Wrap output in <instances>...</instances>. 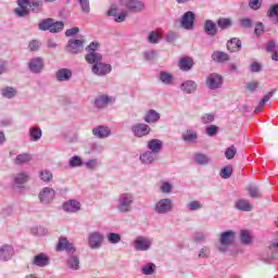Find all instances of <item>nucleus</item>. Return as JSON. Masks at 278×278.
<instances>
[{
	"mask_svg": "<svg viewBox=\"0 0 278 278\" xmlns=\"http://www.w3.org/2000/svg\"><path fill=\"white\" fill-rule=\"evenodd\" d=\"M134 193L131 192H124L121 193L117 198L116 204H115V210L119 214H129L131 210H134Z\"/></svg>",
	"mask_w": 278,
	"mask_h": 278,
	"instance_id": "obj_1",
	"label": "nucleus"
},
{
	"mask_svg": "<svg viewBox=\"0 0 278 278\" xmlns=\"http://www.w3.org/2000/svg\"><path fill=\"white\" fill-rule=\"evenodd\" d=\"M99 47H101L99 41H92L86 48L87 54L85 55V60L88 64H99L103 60V55L99 53Z\"/></svg>",
	"mask_w": 278,
	"mask_h": 278,
	"instance_id": "obj_2",
	"label": "nucleus"
},
{
	"mask_svg": "<svg viewBox=\"0 0 278 278\" xmlns=\"http://www.w3.org/2000/svg\"><path fill=\"white\" fill-rule=\"evenodd\" d=\"M236 242V232L233 230L224 231L220 233L218 251L225 253L229 251L231 244Z\"/></svg>",
	"mask_w": 278,
	"mask_h": 278,
	"instance_id": "obj_3",
	"label": "nucleus"
},
{
	"mask_svg": "<svg viewBox=\"0 0 278 278\" xmlns=\"http://www.w3.org/2000/svg\"><path fill=\"white\" fill-rule=\"evenodd\" d=\"M132 247L135 251H141V252L151 251L153 247V238L147 237V236H138L134 240Z\"/></svg>",
	"mask_w": 278,
	"mask_h": 278,
	"instance_id": "obj_4",
	"label": "nucleus"
},
{
	"mask_svg": "<svg viewBox=\"0 0 278 278\" xmlns=\"http://www.w3.org/2000/svg\"><path fill=\"white\" fill-rule=\"evenodd\" d=\"M104 239H105V237L100 231L89 232V235L87 237V242H88L89 249H91L92 251H97V250L101 249L103 247Z\"/></svg>",
	"mask_w": 278,
	"mask_h": 278,
	"instance_id": "obj_5",
	"label": "nucleus"
},
{
	"mask_svg": "<svg viewBox=\"0 0 278 278\" xmlns=\"http://www.w3.org/2000/svg\"><path fill=\"white\" fill-rule=\"evenodd\" d=\"M173 200L163 198L154 204V212L155 214L165 216L166 214H170V212H173Z\"/></svg>",
	"mask_w": 278,
	"mask_h": 278,
	"instance_id": "obj_6",
	"label": "nucleus"
},
{
	"mask_svg": "<svg viewBox=\"0 0 278 278\" xmlns=\"http://www.w3.org/2000/svg\"><path fill=\"white\" fill-rule=\"evenodd\" d=\"M119 4L123 8H126L128 12H132L138 14V12H142L144 10V2L141 0H119Z\"/></svg>",
	"mask_w": 278,
	"mask_h": 278,
	"instance_id": "obj_7",
	"label": "nucleus"
},
{
	"mask_svg": "<svg viewBox=\"0 0 278 278\" xmlns=\"http://www.w3.org/2000/svg\"><path fill=\"white\" fill-rule=\"evenodd\" d=\"M38 199L43 205H51L55 200V191L51 187H45L39 191Z\"/></svg>",
	"mask_w": 278,
	"mask_h": 278,
	"instance_id": "obj_8",
	"label": "nucleus"
},
{
	"mask_svg": "<svg viewBox=\"0 0 278 278\" xmlns=\"http://www.w3.org/2000/svg\"><path fill=\"white\" fill-rule=\"evenodd\" d=\"M131 132L135 138H147L151 134V126L146 123H136L131 126Z\"/></svg>",
	"mask_w": 278,
	"mask_h": 278,
	"instance_id": "obj_9",
	"label": "nucleus"
},
{
	"mask_svg": "<svg viewBox=\"0 0 278 278\" xmlns=\"http://www.w3.org/2000/svg\"><path fill=\"white\" fill-rule=\"evenodd\" d=\"M28 71L38 75L41 71H45V59L41 56H34L28 61Z\"/></svg>",
	"mask_w": 278,
	"mask_h": 278,
	"instance_id": "obj_10",
	"label": "nucleus"
},
{
	"mask_svg": "<svg viewBox=\"0 0 278 278\" xmlns=\"http://www.w3.org/2000/svg\"><path fill=\"white\" fill-rule=\"evenodd\" d=\"M91 72L93 75H98V77H105V75H110V73H112V65L100 61L92 65Z\"/></svg>",
	"mask_w": 278,
	"mask_h": 278,
	"instance_id": "obj_11",
	"label": "nucleus"
},
{
	"mask_svg": "<svg viewBox=\"0 0 278 278\" xmlns=\"http://www.w3.org/2000/svg\"><path fill=\"white\" fill-rule=\"evenodd\" d=\"M181 139L186 144H198L199 143V132L192 128L187 129L182 132Z\"/></svg>",
	"mask_w": 278,
	"mask_h": 278,
	"instance_id": "obj_12",
	"label": "nucleus"
},
{
	"mask_svg": "<svg viewBox=\"0 0 278 278\" xmlns=\"http://www.w3.org/2000/svg\"><path fill=\"white\" fill-rule=\"evenodd\" d=\"M206 86L210 90H217L223 86V76L218 74H211L206 78Z\"/></svg>",
	"mask_w": 278,
	"mask_h": 278,
	"instance_id": "obj_13",
	"label": "nucleus"
},
{
	"mask_svg": "<svg viewBox=\"0 0 278 278\" xmlns=\"http://www.w3.org/2000/svg\"><path fill=\"white\" fill-rule=\"evenodd\" d=\"M180 25L187 30L194 29V13L191 11L186 12L180 20Z\"/></svg>",
	"mask_w": 278,
	"mask_h": 278,
	"instance_id": "obj_14",
	"label": "nucleus"
},
{
	"mask_svg": "<svg viewBox=\"0 0 278 278\" xmlns=\"http://www.w3.org/2000/svg\"><path fill=\"white\" fill-rule=\"evenodd\" d=\"M27 181H29V173L27 172H20L13 177V185L15 188H25Z\"/></svg>",
	"mask_w": 278,
	"mask_h": 278,
	"instance_id": "obj_15",
	"label": "nucleus"
},
{
	"mask_svg": "<svg viewBox=\"0 0 278 278\" xmlns=\"http://www.w3.org/2000/svg\"><path fill=\"white\" fill-rule=\"evenodd\" d=\"M68 53L77 54L84 51V40L71 39L67 45Z\"/></svg>",
	"mask_w": 278,
	"mask_h": 278,
	"instance_id": "obj_16",
	"label": "nucleus"
},
{
	"mask_svg": "<svg viewBox=\"0 0 278 278\" xmlns=\"http://www.w3.org/2000/svg\"><path fill=\"white\" fill-rule=\"evenodd\" d=\"M81 210V203L77 200H68L63 203V211L68 214H77Z\"/></svg>",
	"mask_w": 278,
	"mask_h": 278,
	"instance_id": "obj_17",
	"label": "nucleus"
},
{
	"mask_svg": "<svg viewBox=\"0 0 278 278\" xmlns=\"http://www.w3.org/2000/svg\"><path fill=\"white\" fill-rule=\"evenodd\" d=\"M56 251H66V253H75V244L71 243L68 239L62 237L59 239Z\"/></svg>",
	"mask_w": 278,
	"mask_h": 278,
	"instance_id": "obj_18",
	"label": "nucleus"
},
{
	"mask_svg": "<svg viewBox=\"0 0 278 278\" xmlns=\"http://www.w3.org/2000/svg\"><path fill=\"white\" fill-rule=\"evenodd\" d=\"M14 255V248L9 244L0 247V262H10Z\"/></svg>",
	"mask_w": 278,
	"mask_h": 278,
	"instance_id": "obj_19",
	"label": "nucleus"
},
{
	"mask_svg": "<svg viewBox=\"0 0 278 278\" xmlns=\"http://www.w3.org/2000/svg\"><path fill=\"white\" fill-rule=\"evenodd\" d=\"M114 101H116V99L114 97L100 96L96 99L94 105H96V108L101 110L103 108H108V105H112V103H114Z\"/></svg>",
	"mask_w": 278,
	"mask_h": 278,
	"instance_id": "obj_20",
	"label": "nucleus"
},
{
	"mask_svg": "<svg viewBox=\"0 0 278 278\" xmlns=\"http://www.w3.org/2000/svg\"><path fill=\"white\" fill-rule=\"evenodd\" d=\"M197 88H199V85L194 80H186L180 85V90L185 94H194Z\"/></svg>",
	"mask_w": 278,
	"mask_h": 278,
	"instance_id": "obj_21",
	"label": "nucleus"
},
{
	"mask_svg": "<svg viewBox=\"0 0 278 278\" xmlns=\"http://www.w3.org/2000/svg\"><path fill=\"white\" fill-rule=\"evenodd\" d=\"M17 5L24 10H33V12H38V8H40V2L36 0H18Z\"/></svg>",
	"mask_w": 278,
	"mask_h": 278,
	"instance_id": "obj_22",
	"label": "nucleus"
},
{
	"mask_svg": "<svg viewBox=\"0 0 278 278\" xmlns=\"http://www.w3.org/2000/svg\"><path fill=\"white\" fill-rule=\"evenodd\" d=\"M160 118H161L160 113L153 109L147 111L143 116V121H144V123H148V125H153V124L157 123L160 121Z\"/></svg>",
	"mask_w": 278,
	"mask_h": 278,
	"instance_id": "obj_23",
	"label": "nucleus"
},
{
	"mask_svg": "<svg viewBox=\"0 0 278 278\" xmlns=\"http://www.w3.org/2000/svg\"><path fill=\"white\" fill-rule=\"evenodd\" d=\"M33 264L39 268H45V266H49V264H51V260L49 256H47V254L40 253L34 257Z\"/></svg>",
	"mask_w": 278,
	"mask_h": 278,
	"instance_id": "obj_24",
	"label": "nucleus"
},
{
	"mask_svg": "<svg viewBox=\"0 0 278 278\" xmlns=\"http://www.w3.org/2000/svg\"><path fill=\"white\" fill-rule=\"evenodd\" d=\"M206 36H216L218 34V26L212 20H206L203 25Z\"/></svg>",
	"mask_w": 278,
	"mask_h": 278,
	"instance_id": "obj_25",
	"label": "nucleus"
},
{
	"mask_svg": "<svg viewBox=\"0 0 278 278\" xmlns=\"http://www.w3.org/2000/svg\"><path fill=\"white\" fill-rule=\"evenodd\" d=\"M159 81L164 86H173L175 84V76L166 71H162L159 74Z\"/></svg>",
	"mask_w": 278,
	"mask_h": 278,
	"instance_id": "obj_26",
	"label": "nucleus"
},
{
	"mask_svg": "<svg viewBox=\"0 0 278 278\" xmlns=\"http://www.w3.org/2000/svg\"><path fill=\"white\" fill-rule=\"evenodd\" d=\"M92 134L93 136H96V138H110V134H112V130H110V127L108 126H98L96 128L92 129Z\"/></svg>",
	"mask_w": 278,
	"mask_h": 278,
	"instance_id": "obj_27",
	"label": "nucleus"
},
{
	"mask_svg": "<svg viewBox=\"0 0 278 278\" xmlns=\"http://www.w3.org/2000/svg\"><path fill=\"white\" fill-rule=\"evenodd\" d=\"M139 160L141 164H147V165L153 164V162L157 160V154L151 151H146L140 154Z\"/></svg>",
	"mask_w": 278,
	"mask_h": 278,
	"instance_id": "obj_28",
	"label": "nucleus"
},
{
	"mask_svg": "<svg viewBox=\"0 0 278 278\" xmlns=\"http://www.w3.org/2000/svg\"><path fill=\"white\" fill-rule=\"evenodd\" d=\"M73 77V72L68 68H61L55 73L58 81H68Z\"/></svg>",
	"mask_w": 278,
	"mask_h": 278,
	"instance_id": "obj_29",
	"label": "nucleus"
},
{
	"mask_svg": "<svg viewBox=\"0 0 278 278\" xmlns=\"http://www.w3.org/2000/svg\"><path fill=\"white\" fill-rule=\"evenodd\" d=\"M213 62L217 64H224V62H229V54L223 51H214L211 55Z\"/></svg>",
	"mask_w": 278,
	"mask_h": 278,
	"instance_id": "obj_30",
	"label": "nucleus"
},
{
	"mask_svg": "<svg viewBox=\"0 0 278 278\" xmlns=\"http://www.w3.org/2000/svg\"><path fill=\"white\" fill-rule=\"evenodd\" d=\"M203 207H205V204H203V202H201L199 200L189 201L186 204V210L188 212H201V210H203Z\"/></svg>",
	"mask_w": 278,
	"mask_h": 278,
	"instance_id": "obj_31",
	"label": "nucleus"
},
{
	"mask_svg": "<svg viewBox=\"0 0 278 278\" xmlns=\"http://www.w3.org/2000/svg\"><path fill=\"white\" fill-rule=\"evenodd\" d=\"M227 49L230 53H236L242 49V41L238 38H232L227 42Z\"/></svg>",
	"mask_w": 278,
	"mask_h": 278,
	"instance_id": "obj_32",
	"label": "nucleus"
},
{
	"mask_svg": "<svg viewBox=\"0 0 278 278\" xmlns=\"http://www.w3.org/2000/svg\"><path fill=\"white\" fill-rule=\"evenodd\" d=\"M147 40L150 45H160L162 42V33L157 29L152 30L149 33Z\"/></svg>",
	"mask_w": 278,
	"mask_h": 278,
	"instance_id": "obj_33",
	"label": "nucleus"
},
{
	"mask_svg": "<svg viewBox=\"0 0 278 278\" xmlns=\"http://www.w3.org/2000/svg\"><path fill=\"white\" fill-rule=\"evenodd\" d=\"M162 144H163L162 140L152 139V140L148 141V149L150 150V152L157 155V153H160V151H162Z\"/></svg>",
	"mask_w": 278,
	"mask_h": 278,
	"instance_id": "obj_34",
	"label": "nucleus"
},
{
	"mask_svg": "<svg viewBox=\"0 0 278 278\" xmlns=\"http://www.w3.org/2000/svg\"><path fill=\"white\" fill-rule=\"evenodd\" d=\"M28 136L31 140V142H38L40 138H42V129L40 127H30L28 130Z\"/></svg>",
	"mask_w": 278,
	"mask_h": 278,
	"instance_id": "obj_35",
	"label": "nucleus"
},
{
	"mask_svg": "<svg viewBox=\"0 0 278 278\" xmlns=\"http://www.w3.org/2000/svg\"><path fill=\"white\" fill-rule=\"evenodd\" d=\"M236 207L241 212H251L253 210V204L249 203V200L240 199L236 202Z\"/></svg>",
	"mask_w": 278,
	"mask_h": 278,
	"instance_id": "obj_36",
	"label": "nucleus"
},
{
	"mask_svg": "<svg viewBox=\"0 0 278 278\" xmlns=\"http://www.w3.org/2000/svg\"><path fill=\"white\" fill-rule=\"evenodd\" d=\"M3 99H14L18 94V90L14 87H4L1 89Z\"/></svg>",
	"mask_w": 278,
	"mask_h": 278,
	"instance_id": "obj_37",
	"label": "nucleus"
},
{
	"mask_svg": "<svg viewBox=\"0 0 278 278\" xmlns=\"http://www.w3.org/2000/svg\"><path fill=\"white\" fill-rule=\"evenodd\" d=\"M193 161L200 166H207V164H210V156L203 153H195L193 155Z\"/></svg>",
	"mask_w": 278,
	"mask_h": 278,
	"instance_id": "obj_38",
	"label": "nucleus"
},
{
	"mask_svg": "<svg viewBox=\"0 0 278 278\" xmlns=\"http://www.w3.org/2000/svg\"><path fill=\"white\" fill-rule=\"evenodd\" d=\"M275 94L274 91L268 92L258 103V105L254 110V114H260L262 112V108H264L265 103L270 101V98Z\"/></svg>",
	"mask_w": 278,
	"mask_h": 278,
	"instance_id": "obj_39",
	"label": "nucleus"
},
{
	"mask_svg": "<svg viewBox=\"0 0 278 278\" xmlns=\"http://www.w3.org/2000/svg\"><path fill=\"white\" fill-rule=\"evenodd\" d=\"M180 71H190L194 66L192 59H181L178 64Z\"/></svg>",
	"mask_w": 278,
	"mask_h": 278,
	"instance_id": "obj_40",
	"label": "nucleus"
},
{
	"mask_svg": "<svg viewBox=\"0 0 278 278\" xmlns=\"http://www.w3.org/2000/svg\"><path fill=\"white\" fill-rule=\"evenodd\" d=\"M39 178L41 179V181L49 184V181H51L53 179V174L51 173V170L42 169L39 173Z\"/></svg>",
	"mask_w": 278,
	"mask_h": 278,
	"instance_id": "obj_41",
	"label": "nucleus"
},
{
	"mask_svg": "<svg viewBox=\"0 0 278 278\" xmlns=\"http://www.w3.org/2000/svg\"><path fill=\"white\" fill-rule=\"evenodd\" d=\"M84 166L88 168V170H94V168H99L101 166V162L98 159H91L84 163Z\"/></svg>",
	"mask_w": 278,
	"mask_h": 278,
	"instance_id": "obj_42",
	"label": "nucleus"
},
{
	"mask_svg": "<svg viewBox=\"0 0 278 278\" xmlns=\"http://www.w3.org/2000/svg\"><path fill=\"white\" fill-rule=\"evenodd\" d=\"M67 266L72 270H79V257L71 256L67 261Z\"/></svg>",
	"mask_w": 278,
	"mask_h": 278,
	"instance_id": "obj_43",
	"label": "nucleus"
},
{
	"mask_svg": "<svg viewBox=\"0 0 278 278\" xmlns=\"http://www.w3.org/2000/svg\"><path fill=\"white\" fill-rule=\"evenodd\" d=\"M68 165L71 168H77L79 166H84V161L78 155H75L70 159Z\"/></svg>",
	"mask_w": 278,
	"mask_h": 278,
	"instance_id": "obj_44",
	"label": "nucleus"
},
{
	"mask_svg": "<svg viewBox=\"0 0 278 278\" xmlns=\"http://www.w3.org/2000/svg\"><path fill=\"white\" fill-rule=\"evenodd\" d=\"M106 239L110 244H118V242L122 240V237L116 232H109L106 235Z\"/></svg>",
	"mask_w": 278,
	"mask_h": 278,
	"instance_id": "obj_45",
	"label": "nucleus"
},
{
	"mask_svg": "<svg viewBox=\"0 0 278 278\" xmlns=\"http://www.w3.org/2000/svg\"><path fill=\"white\" fill-rule=\"evenodd\" d=\"M240 240L242 244H249L250 242H252L253 237L251 236V232L249 230H241Z\"/></svg>",
	"mask_w": 278,
	"mask_h": 278,
	"instance_id": "obj_46",
	"label": "nucleus"
},
{
	"mask_svg": "<svg viewBox=\"0 0 278 278\" xmlns=\"http://www.w3.org/2000/svg\"><path fill=\"white\" fill-rule=\"evenodd\" d=\"M31 161V155L28 153L18 154L15 159V164H27Z\"/></svg>",
	"mask_w": 278,
	"mask_h": 278,
	"instance_id": "obj_47",
	"label": "nucleus"
},
{
	"mask_svg": "<svg viewBox=\"0 0 278 278\" xmlns=\"http://www.w3.org/2000/svg\"><path fill=\"white\" fill-rule=\"evenodd\" d=\"M160 191L163 194H170V192H173V184L168 181H162L160 185Z\"/></svg>",
	"mask_w": 278,
	"mask_h": 278,
	"instance_id": "obj_48",
	"label": "nucleus"
},
{
	"mask_svg": "<svg viewBox=\"0 0 278 278\" xmlns=\"http://www.w3.org/2000/svg\"><path fill=\"white\" fill-rule=\"evenodd\" d=\"M62 29H64V23L63 22H54L52 20V24L50 26V33L58 34L59 31H62Z\"/></svg>",
	"mask_w": 278,
	"mask_h": 278,
	"instance_id": "obj_49",
	"label": "nucleus"
},
{
	"mask_svg": "<svg viewBox=\"0 0 278 278\" xmlns=\"http://www.w3.org/2000/svg\"><path fill=\"white\" fill-rule=\"evenodd\" d=\"M233 174V167L231 166H225L224 168H222L220 170V177L222 179H229V177H231V175Z\"/></svg>",
	"mask_w": 278,
	"mask_h": 278,
	"instance_id": "obj_50",
	"label": "nucleus"
},
{
	"mask_svg": "<svg viewBox=\"0 0 278 278\" xmlns=\"http://www.w3.org/2000/svg\"><path fill=\"white\" fill-rule=\"evenodd\" d=\"M143 275H153L155 273V264L148 263L141 268Z\"/></svg>",
	"mask_w": 278,
	"mask_h": 278,
	"instance_id": "obj_51",
	"label": "nucleus"
},
{
	"mask_svg": "<svg viewBox=\"0 0 278 278\" xmlns=\"http://www.w3.org/2000/svg\"><path fill=\"white\" fill-rule=\"evenodd\" d=\"M52 23H53L52 18L43 20L39 24V29H41L42 31H47V30L50 31Z\"/></svg>",
	"mask_w": 278,
	"mask_h": 278,
	"instance_id": "obj_52",
	"label": "nucleus"
},
{
	"mask_svg": "<svg viewBox=\"0 0 278 278\" xmlns=\"http://www.w3.org/2000/svg\"><path fill=\"white\" fill-rule=\"evenodd\" d=\"M249 191V195L252 199H260V197H262V194L260 193V189L256 186H250L248 188Z\"/></svg>",
	"mask_w": 278,
	"mask_h": 278,
	"instance_id": "obj_53",
	"label": "nucleus"
},
{
	"mask_svg": "<svg viewBox=\"0 0 278 278\" xmlns=\"http://www.w3.org/2000/svg\"><path fill=\"white\" fill-rule=\"evenodd\" d=\"M78 3L81 8L84 14H90V1L89 0H78Z\"/></svg>",
	"mask_w": 278,
	"mask_h": 278,
	"instance_id": "obj_54",
	"label": "nucleus"
},
{
	"mask_svg": "<svg viewBox=\"0 0 278 278\" xmlns=\"http://www.w3.org/2000/svg\"><path fill=\"white\" fill-rule=\"evenodd\" d=\"M237 153H238V150L236 149V147L230 146L229 148H227V150L225 152V157L227 160H233V157H236Z\"/></svg>",
	"mask_w": 278,
	"mask_h": 278,
	"instance_id": "obj_55",
	"label": "nucleus"
},
{
	"mask_svg": "<svg viewBox=\"0 0 278 278\" xmlns=\"http://www.w3.org/2000/svg\"><path fill=\"white\" fill-rule=\"evenodd\" d=\"M211 253H212V252L210 251V248L203 247V248L200 249V251L198 252V257H200L201 260H207V257H210Z\"/></svg>",
	"mask_w": 278,
	"mask_h": 278,
	"instance_id": "obj_56",
	"label": "nucleus"
},
{
	"mask_svg": "<svg viewBox=\"0 0 278 278\" xmlns=\"http://www.w3.org/2000/svg\"><path fill=\"white\" fill-rule=\"evenodd\" d=\"M201 123H203V125H210V123H214V114L206 113L202 115Z\"/></svg>",
	"mask_w": 278,
	"mask_h": 278,
	"instance_id": "obj_57",
	"label": "nucleus"
},
{
	"mask_svg": "<svg viewBox=\"0 0 278 278\" xmlns=\"http://www.w3.org/2000/svg\"><path fill=\"white\" fill-rule=\"evenodd\" d=\"M143 56H144V60H147L148 62H151L155 60V58H157V52L155 50H148L144 52Z\"/></svg>",
	"mask_w": 278,
	"mask_h": 278,
	"instance_id": "obj_58",
	"label": "nucleus"
},
{
	"mask_svg": "<svg viewBox=\"0 0 278 278\" xmlns=\"http://www.w3.org/2000/svg\"><path fill=\"white\" fill-rule=\"evenodd\" d=\"M217 25L220 27V29H228V27L231 25V20L220 18L217 21Z\"/></svg>",
	"mask_w": 278,
	"mask_h": 278,
	"instance_id": "obj_59",
	"label": "nucleus"
},
{
	"mask_svg": "<svg viewBox=\"0 0 278 278\" xmlns=\"http://www.w3.org/2000/svg\"><path fill=\"white\" fill-rule=\"evenodd\" d=\"M267 16L269 18H275V16H278V4H274L269 8Z\"/></svg>",
	"mask_w": 278,
	"mask_h": 278,
	"instance_id": "obj_60",
	"label": "nucleus"
},
{
	"mask_svg": "<svg viewBox=\"0 0 278 278\" xmlns=\"http://www.w3.org/2000/svg\"><path fill=\"white\" fill-rule=\"evenodd\" d=\"M178 38H179V36L175 31H169L165 36V40L167 42H175V40H177Z\"/></svg>",
	"mask_w": 278,
	"mask_h": 278,
	"instance_id": "obj_61",
	"label": "nucleus"
},
{
	"mask_svg": "<svg viewBox=\"0 0 278 278\" xmlns=\"http://www.w3.org/2000/svg\"><path fill=\"white\" fill-rule=\"evenodd\" d=\"M207 238V235H205V232H195L193 236V240H195V242H205Z\"/></svg>",
	"mask_w": 278,
	"mask_h": 278,
	"instance_id": "obj_62",
	"label": "nucleus"
},
{
	"mask_svg": "<svg viewBox=\"0 0 278 278\" xmlns=\"http://www.w3.org/2000/svg\"><path fill=\"white\" fill-rule=\"evenodd\" d=\"M28 49L29 51H38V49H40V41L38 40H31L28 43Z\"/></svg>",
	"mask_w": 278,
	"mask_h": 278,
	"instance_id": "obj_63",
	"label": "nucleus"
},
{
	"mask_svg": "<svg viewBox=\"0 0 278 278\" xmlns=\"http://www.w3.org/2000/svg\"><path fill=\"white\" fill-rule=\"evenodd\" d=\"M249 7L251 10H260L262 8V2H260V0H250Z\"/></svg>",
	"mask_w": 278,
	"mask_h": 278,
	"instance_id": "obj_64",
	"label": "nucleus"
}]
</instances>
